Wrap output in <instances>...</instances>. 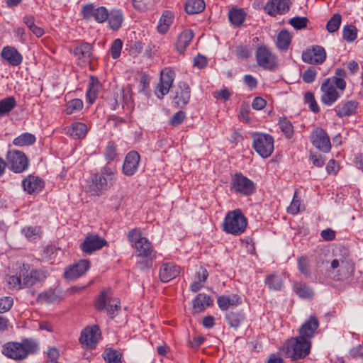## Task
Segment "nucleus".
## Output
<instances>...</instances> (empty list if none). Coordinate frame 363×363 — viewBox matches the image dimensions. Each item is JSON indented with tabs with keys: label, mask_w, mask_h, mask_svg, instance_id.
<instances>
[{
	"label": "nucleus",
	"mask_w": 363,
	"mask_h": 363,
	"mask_svg": "<svg viewBox=\"0 0 363 363\" xmlns=\"http://www.w3.org/2000/svg\"><path fill=\"white\" fill-rule=\"evenodd\" d=\"M48 273L43 269H37L29 264L20 266L15 275L9 277L7 282L10 288L20 289L43 281Z\"/></svg>",
	"instance_id": "obj_1"
},
{
	"label": "nucleus",
	"mask_w": 363,
	"mask_h": 363,
	"mask_svg": "<svg viewBox=\"0 0 363 363\" xmlns=\"http://www.w3.org/2000/svg\"><path fill=\"white\" fill-rule=\"evenodd\" d=\"M38 350L37 343L25 339L21 342H9L2 347V353L9 358L21 360L26 359L28 354L35 353Z\"/></svg>",
	"instance_id": "obj_2"
},
{
	"label": "nucleus",
	"mask_w": 363,
	"mask_h": 363,
	"mask_svg": "<svg viewBox=\"0 0 363 363\" xmlns=\"http://www.w3.org/2000/svg\"><path fill=\"white\" fill-rule=\"evenodd\" d=\"M311 347V340L298 336L288 339L283 345L281 351L286 357L297 360L306 357L310 353Z\"/></svg>",
	"instance_id": "obj_3"
},
{
	"label": "nucleus",
	"mask_w": 363,
	"mask_h": 363,
	"mask_svg": "<svg viewBox=\"0 0 363 363\" xmlns=\"http://www.w3.org/2000/svg\"><path fill=\"white\" fill-rule=\"evenodd\" d=\"M247 226V218L240 208L228 212L222 223L223 230L233 235L243 233Z\"/></svg>",
	"instance_id": "obj_4"
},
{
	"label": "nucleus",
	"mask_w": 363,
	"mask_h": 363,
	"mask_svg": "<svg viewBox=\"0 0 363 363\" xmlns=\"http://www.w3.org/2000/svg\"><path fill=\"white\" fill-rule=\"evenodd\" d=\"M252 147L258 155L267 158L274 151V138L271 135L255 133L252 134Z\"/></svg>",
	"instance_id": "obj_5"
},
{
	"label": "nucleus",
	"mask_w": 363,
	"mask_h": 363,
	"mask_svg": "<svg viewBox=\"0 0 363 363\" xmlns=\"http://www.w3.org/2000/svg\"><path fill=\"white\" fill-rule=\"evenodd\" d=\"M255 190L254 182L241 173L235 174L231 179L230 191L241 196L252 195Z\"/></svg>",
	"instance_id": "obj_6"
},
{
	"label": "nucleus",
	"mask_w": 363,
	"mask_h": 363,
	"mask_svg": "<svg viewBox=\"0 0 363 363\" xmlns=\"http://www.w3.org/2000/svg\"><path fill=\"white\" fill-rule=\"evenodd\" d=\"M111 296L110 290L102 291L96 300L95 306L98 311L106 310L108 315L113 317L115 311L120 310L121 303L118 298H113Z\"/></svg>",
	"instance_id": "obj_7"
},
{
	"label": "nucleus",
	"mask_w": 363,
	"mask_h": 363,
	"mask_svg": "<svg viewBox=\"0 0 363 363\" xmlns=\"http://www.w3.org/2000/svg\"><path fill=\"white\" fill-rule=\"evenodd\" d=\"M6 164L13 172L21 173L28 169L29 161L22 151L10 150L6 155Z\"/></svg>",
	"instance_id": "obj_8"
},
{
	"label": "nucleus",
	"mask_w": 363,
	"mask_h": 363,
	"mask_svg": "<svg viewBox=\"0 0 363 363\" xmlns=\"http://www.w3.org/2000/svg\"><path fill=\"white\" fill-rule=\"evenodd\" d=\"M354 270V265L351 259L340 257L330 262V271L336 273L338 279H346L350 277Z\"/></svg>",
	"instance_id": "obj_9"
},
{
	"label": "nucleus",
	"mask_w": 363,
	"mask_h": 363,
	"mask_svg": "<svg viewBox=\"0 0 363 363\" xmlns=\"http://www.w3.org/2000/svg\"><path fill=\"white\" fill-rule=\"evenodd\" d=\"M72 54L77 64L82 66L91 64L95 59L93 45L84 41H80L73 47Z\"/></svg>",
	"instance_id": "obj_10"
},
{
	"label": "nucleus",
	"mask_w": 363,
	"mask_h": 363,
	"mask_svg": "<svg viewBox=\"0 0 363 363\" xmlns=\"http://www.w3.org/2000/svg\"><path fill=\"white\" fill-rule=\"evenodd\" d=\"M257 65L264 69L272 70L277 65V57L266 45H259L255 52Z\"/></svg>",
	"instance_id": "obj_11"
},
{
	"label": "nucleus",
	"mask_w": 363,
	"mask_h": 363,
	"mask_svg": "<svg viewBox=\"0 0 363 363\" xmlns=\"http://www.w3.org/2000/svg\"><path fill=\"white\" fill-rule=\"evenodd\" d=\"M320 91L322 95L321 102L326 106H332L341 96L342 91H340L335 86V83L325 79L321 86Z\"/></svg>",
	"instance_id": "obj_12"
},
{
	"label": "nucleus",
	"mask_w": 363,
	"mask_h": 363,
	"mask_svg": "<svg viewBox=\"0 0 363 363\" xmlns=\"http://www.w3.org/2000/svg\"><path fill=\"white\" fill-rule=\"evenodd\" d=\"M312 145L320 152L328 153L331 150V143L327 132L320 127L315 128L310 133Z\"/></svg>",
	"instance_id": "obj_13"
},
{
	"label": "nucleus",
	"mask_w": 363,
	"mask_h": 363,
	"mask_svg": "<svg viewBox=\"0 0 363 363\" xmlns=\"http://www.w3.org/2000/svg\"><path fill=\"white\" fill-rule=\"evenodd\" d=\"M325 48L320 45H312L302 52V60L311 65H321L326 60Z\"/></svg>",
	"instance_id": "obj_14"
},
{
	"label": "nucleus",
	"mask_w": 363,
	"mask_h": 363,
	"mask_svg": "<svg viewBox=\"0 0 363 363\" xmlns=\"http://www.w3.org/2000/svg\"><path fill=\"white\" fill-rule=\"evenodd\" d=\"M82 16L84 19L89 20L94 18L99 23L107 21L109 12L105 6L96 7L93 4H88L82 7Z\"/></svg>",
	"instance_id": "obj_15"
},
{
	"label": "nucleus",
	"mask_w": 363,
	"mask_h": 363,
	"mask_svg": "<svg viewBox=\"0 0 363 363\" xmlns=\"http://www.w3.org/2000/svg\"><path fill=\"white\" fill-rule=\"evenodd\" d=\"M101 335L99 327L96 325L85 328L81 333L79 342L89 349L96 347Z\"/></svg>",
	"instance_id": "obj_16"
},
{
	"label": "nucleus",
	"mask_w": 363,
	"mask_h": 363,
	"mask_svg": "<svg viewBox=\"0 0 363 363\" xmlns=\"http://www.w3.org/2000/svg\"><path fill=\"white\" fill-rule=\"evenodd\" d=\"M107 245L108 242L97 234H88L80 245V248L84 253L91 255Z\"/></svg>",
	"instance_id": "obj_17"
},
{
	"label": "nucleus",
	"mask_w": 363,
	"mask_h": 363,
	"mask_svg": "<svg viewBox=\"0 0 363 363\" xmlns=\"http://www.w3.org/2000/svg\"><path fill=\"white\" fill-rule=\"evenodd\" d=\"M174 72L170 68H165L161 72L160 81L155 91L158 98L162 99L168 94L174 82Z\"/></svg>",
	"instance_id": "obj_18"
},
{
	"label": "nucleus",
	"mask_w": 363,
	"mask_h": 363,
	"mask_svg": "<svg viewBox=\"0 0 363 363\" xmlns=\"http://www.w3.org/2000/svg\"><path fill=\"white\" fill-rule=\"evenodd\" d=\"M140 156L136 151H130L125 157L122 166V172L127 177L133 176L138 170Z\"/></svg>",
	"instance_id": "obj_19"
},
{
	"label": "nucleus",
	"mask_w": 363,
	"mask_h": 363,
	"mask_svg": "<svg viewBox=\"0 0 363 363\" xmlns=\"http://www.w3.org/2000/svg\"><path fill=\"white\" fill-rule=\"evenodd\" d=\"M90 268V262L87 259H82L76 264L67 267L64 273L66 279L74 280L84 275Z\"/></svg>",
	"instance_id": "obj_20"
},
{
	"label": "nucleus",
	"mask_w": 363,
	"mask_h": 363,
	"mask_svg": "<svg viewBox=\"0 0 363 363\" xmlns=\"http://www.w3.org/2000/svg\"><path fill=\"white\" fill-rule=\"evenodd\" d=\"M181 268L174 262H164L159 271V277L164 283L169 282L179 275Z\"/></svg>",
	"instance_id": "obj_21"
},
{
	"label": "nucleus",
	"mask_w": 363,
	"mask_h": 363,
	"mask_svg": "<svg viewBox=\"0 0 363 363\" xmlns=\"http://www.w3.org/2000/svg\"><path fill=\"white\" fill-rule=\"evenodd\" d=\"M289 10V0H268L264 11L272 16L282 15Z\"/></svg>",
	"instance_id": "obj_22"
},
{
	"label": "nucleus",
	"mask_w": 363,
	"mask_h": 363,
	"mask_svg": "<svg viewBox=\"0 0 363 363\" xmlns=\"http://www.w3.org/2000/svg\"><path fill=\"white\" fill-rule=\"evenodd\" d=\"M319 327V321L318 318L311 315L308 318L299 329V336L305 340H311L318 328Z\"/></svg>",
	"instance_id": "obj_23"
},
{
	"label": "nucleus",
	"mask_w": 363,
	"mask_h": 363,
	"mask_svg": "<svg viewBox=\"0 0 363 363\" xmlns=\"http://www.w3.org/2000/svg\"><path fill=\"white\" fill-rule=\"evenodd\" d=\"M108 183L106 181L100 172L93 175L89 189L91 195L101 196L108 188Z\"/></svg>",
	"instance_id": "obj_24"
},
{
	"label": "nucleus",
	"mask_w": 363,
	"mask_h": 363,
	"mask_svg": "<svg viewBox=\"0 0 363 363\" xmlns=\"http://www.w3.org/2000/svg\"><path fill=\"white\" fill-rule=\"evenodd\" d=\"M191 98V89L185 82L178 83L174 101L178 106L186 105Z\"/></svg>",
	"instance_id": "obj_25"
},
{
	"label": "nucleus",
	"mask_w": 363,
	"mask_h": 363,
	"mask_svg": "<svg viewBox=\"0 0 363 363\" xmlns=\"http://www.w3.org/2000/svg\"><path fill=\"white\" fill-rule=\"evenodd\" d=\"M25 191L29 194H37L44 187V182L38 177L29 175L22 182Z\"/></svg>",
	"instance_id": "obj_26"
},
{
	"label": "nucleus",
	"mask_w": 363,
	"mask_h": 363,
	"mask_svg": "<svg viewBox=\"0 0 363 363\" xmlns=\"http://www.w3.org/2000/svg\"><path fill=\"white\" fill-rule=\"evenodd\" d=\"M1 57L11 66H18L23 62L22 55L13 47L6 46L2 49Z\"/></svg>",
	"instance_id": "obj_27"
},
{
	"label": "nucleus",
	"mask_w": 363,
	"mask_h": 363,
	"mask_svg": "<svg viewBox=\"0 0 363 363\" xmlns=\"http://www.w3.org/2000/svg\"><path fill=\"white\" fill-rule=\"evenodd\" d=\"M87 125L82 122H74L65 128V133L74 139H84L88 132Z\"/></svg>",
	"instance_id": "obj_28"
},
{
	"label": "nucleus",
	"mask_w": 363,
	"mask_h": 363,
	"mask_svg": "<svg viewBox=\"0 0 363 363\" xmlns=\"http://www.w3.org/2000/svg\"><path fill=\"white\" fill-rule=\"evenodd\" d=\"M357 106L355 101H342L335 107L334 111L340 118L350 116L356 112Z\"/></svg>",
	"instance_id": "obj_29"
},
{
	"label": "nucleus",
	"mask_w": 363,
	"mask_h": 363,
	"mask_svg": "<svg viewBox=\"0 0 363 363\" xmlns=\"http://www.w3.org/2000/svg\"><path fill=\"white\" fill-rule=\"evenodd\" d=\"M242 302L240 296L237 294L222 295L217 298L218 307L222 311H226L230 307H235Z\"/></svg>",
	"instance_id": "obj_30"
},
{
	"label": "nucleus",
	"mask_w": 363,
	"mask_h": 363,
	"mask_svg": "<svg viewBox=\"0 0 363 363\" xmlns=\"http://www.w3.org/2000/svg\"><path fill=\"white\" fill-rule=\"evenodd\" d=\"M212 303L213 301L208 295L203 293L199 294L193 300V311L194 313L203 312Z\"/></svg>",
	"instance_id": "obj_31"
},
{
	"label": "nucleus",
	"mask_w": 363,
	"mask_h": 363,
	"mask_svg": "<svg viewBox=\"0 0 363 363\" xmlns=\"http://www.w3.org/2000/svg\"><path fill=\"white\" fill-rule=\"evenodd\" d=\"M174 18V13L171 11H164L160 17L157 30L160 34H165L169 29Z\"/></svg>",
	"instance_id": "obj_32"
},
{
	"label": "nucleus",
	"mask_w": 363,
	"mask_h": 363,
	"mask_svg": "<svg viewBox=\"0 0 363 363\" xmlns=\"http://www.w3.org/2000/svg\"><path fill=\"white\" fill-rule=\"evenodd\" d=\"M62 298V296L59 289H49L38 295V301L40 303H51L58 301Z\"/></svg>",
	"instance_id": "obj_33"
},
{
	"label": "nucleus",
	"mask_w": 363,
	"mask_h": 363,
	"mask_svg": "<svg viewBox=\"0 0 363 363\" xmlns=\"http://www.w3.org/2000/svg\"><path fill=\"white\" fill-rule=\"evenodd\" d=\"M193 37L194 33L191 30L186 29L183 30L178 36L176 44L177 50L180 53H183L189 45Z\"/></svg>",
	"instance_id": "obj_34"
},
{
	"label": "nucleus",
	"mask_w": 363,
	"mask_h": 363,
	"mask_svg": "<svg viewBox=\"0 0 363 363\" xmlns=\"http://www.w3.org/2000/svg\"><path fill=\"white\" fill-rule=\"evenodd\" d=\"M100 88L101 84L99 82L91 77L86 92V100L89 104H92L95 102Z\"/></svg>",
	"instance_id": "obj_35"
},
{
	"label": "nucleus",
	"mask_w": 363,
	"mask_h": 363,
	"mask_svg": "<svg viewBox=\"0 0 363 363\" xmlns=\"http://www.w3.org/2000/svg\"><path fill=\"white\" fill-rule=\"evenodd\" d=\"M135 247L140 257H147L152 252L151 243L145 238H138L135 242Z\"/></svg>",
	"instance_id": "obj_36"
},
{
	"label": "nucleus",
	"mask_w": 363,
	"mask_h": 363,
	"mask_svg": "<svg viewBox=\"0 0 363 363\" xmlns=\"http://www.w3.org/2000/svg\"><path fill=\"white\" fill-rule=\"evenodd\" d=\"M108 24L110 28L113 30H118L122 25L123 21V15L121 10L113 9L109 13Z\"/></svg>",
	"instance_id": "obj_37"
},
{
	"label": "nucleus",
	"mask_w": 363,
	"mask_h": 363,
	"mask_svg": "<svg viewBox=\"0 0 363 363\" xmlns=\"http://www.w3.org/2000/svg\"><path fill=\"white\" fill-rule=\"evenodd\" d=\"M346 77V72L342 68H337L335 69V75L332 77L327 78L330 81L335 83L336 87L340 91H343L345 88L347 83L345 80Z\"/></svg>",
	"instance_id": "obj_38"
},
{
	"label": "nucleus",
	"mask_w": 363,
	"mask_h": 363,
	"mask_svg": "<svg viewBox=\"0 0 363 363\" xmlns=\"http://www.w3.org/2000/svg\"><path fill=\"white\" fill-rule=\"evenodd\" d=\"M206 8L203 0H187L185 4V11L189 14L201 13Z\"/></svg>",
	"instance_id": "obj_39"
},
{
	"label": "nucleus",
	"mask_w": 363,
	"mask_h": 363,
	"mask_svg": "<svg viewBox=\"0 0 363 363\" xmlns=\"http://www.w3.org/2000/svg\"><path fill=\"white\" fill-rule=\"evenodd\" d=\"M100 174L106 181L112 186L117 179V169L115 165L106 164L100 169Z\"/></svg>",
	"instance_id": "obj_40"
},
{
	"label": "nucleus",
	"mask_w": 363,
	"mask_h": 363,
	"mask_svg": "<svg viewBox=\"0 0 363 363\" xmlns=\"http://www.w3.org/2000/svg\"><path fill=\"white\" fill-rule=\"evenodd\" d=\"M246 17V13L242 9H232L229 11L228 18L230 23L235 26L242 24Z\"/></svg>",
	"instance_id": "obj_41"
},
{
	"label": "nucleus",
	"mask_w": 363,
	"mask_h": 363,
	"mask_svg": "<svg viewBox=\"0 0 363 363\" xmlns=\"http://www.w3.org/2000/svg\"><path fill=\"white\" fill-rule=\"evenodd\" d=\"M104 156L106 161V164L111 165V162L117 160V145L113 141H108L104 150Z\"/></svg>",
	"instance_id": "obj_42"
},
{
	"label": "nucleus",
	"mask_w": 363,
	"mask_h": 363,
	"mask_svg": "<svg viewBox=\"0 0 363 363\" xmlns=\"http://www.w3.org/2000/svg\"><path fill=\"white\" fill-rule=\"evenodd\" d=\"M293 289L296 294L302 298H311L313 295L312 289L301 282H295Z\"/></svg>",
	"instance_id": "obj_43"
},
{
	"label": "nucleus",
	"mask_w": 363,
	"mask_h": 363,
	"mask_svg": "<svg viewBox=\"0 0 363 363\" xmlns=\"http://www.w3.org/2000/svg\"><path fill=\"white\" fill-rule=\"evenodd\" d=\"M22 233L30 241H36L41 238L40 226H26L22 229Z\"/></svg>",
	"instance_id": "obj_44"
},
{
	"label": "nucleus",
	"mask_w": 363,
	"mask_h": 363,
	"mask_svg": "<svg viewBox=\"0 0 363 363\" xmlns=\"http://www.w3.org/2000/svg\"><path fill=\"white\" fill-rule=\"evenodd\" d=\"M16 106V101L13 96H9L0 101V117L8 114Z\"/></svg>",
	"instance_id": "obj_45"
},
{
	"label": "nucleus",
	"mask_w": 363,
	"mask_h": 363,
	"mask_svg": "<svg viewBox=\"0 0 363 363\" xmlns=\"http://www.w3.org/2000/svg\"><path fill=\"white\" fill-rule=\"evenodd\" d=\"M291 41L290 33L286 30H281L277 35V46L279 50H286L288 49Z\"/></svg>",
	"instance_id": "obj_46"
},
{
	"label": "nucleus",
	"mask_w": 363,
	"mask_h": 363,
	"mask_svg": "<svg viewBox=\"0 0 363 363\" xmlns=\"http://www.w3.org/2000/svg\"><path fill=\"white\" fill-rule=\"evenodd\" d=\"M35 142L34 135L29 133H24L16 138L13 143L16 146H26L33 144Z\"/></svg>",
	"instance_id": "obj_47"
},
{
	"label": "nucleus",
	"mask_w": 363,
	"mask_h": 363,
	"mask_svg": "<svg viewBox=\"0 0 363 363\" xmlns=\"http://www.w3.org/2000/svg\"><path fill=\"white\" fill-rule=\"evenodd\" d=\"M103 356L107 363H122V354L116 350L107 349L104 351Z\"/></svg>",
	"instance_id": "obj_48"
},
{
	"label": "nucleus",
	"mask_w": 363,
	"mask_h": 363,
	"mask_svg": "<svg viewBox=\"0 0 363 363\" xmlns=\"http://www.w3.org/2000/svg\"><path fill=\"white\" fill-rule=\"evenodd\" d=\"M83 101L79 99H74L68 101L65 106L64 112L67 115H71L75 112L79 111L83 108Z\"/></svg>",
	"instance_id": "obj_49"
},
{
	"label": "nucleus",
	"mask_w": 363,
	"mask_h": 363,
	"mask_svg": "<svg viewBox=\"0 0 363 363\" xmlns=\"http://www.w3.org/2000/svg\"><path fill=\"white\" fill-rule=\"evenodd\" d=\"M266 284L270 289L279 291L283 287V281L281 278L275 274H272L266 278Z\"/></svg>",
	"instance_id": "obj_50"
},
{
	"label": "nucleus",
	"mask_w": 363,
	"mask_h": 363,
	"mask_svg": "<svg viewBox=\"0 0 363 363\" xmlns=\"http://www.w3.org/2000/svg\"><path fill=\"white\" fill-rule=\"evenodd\" d=\"M342 37L347 43H352L357 38V28L352 24L345 26L342 30Z\"/></svg>",
	"instance_id": "obj_51"
},
{
	"label": "nucleus",
	"mask_w": 363,
	"mask_h": 363,
	"mask_svg": "<svg viewBox=\"0 0 363 363\" xmlns=\"http://www.w3.org/2000/svg\"><path fill=\"white\" fill-rule=\"evenodd\" d=\"M278 125L286 138H291L292 137L294 127L289 120L286 118H281L279 120Z\"/></svg>",
	"instance_id": "obj_52"
},
{
	"label": "nucleus",
	"mask_w": 363,
	"mask_h": 363,
	"mask_svg": "<svg viewBox=\"0 0 363 363\" xmlns=\"http://www.w3.org/2000/svg\"><path fill=\"white\" fill-rule=\"evenodd\" d=\"M298 269L305 277H309L311 276L310 261L307 257L302 256L298 258Z\"/></svg>",
	"instance_id": "obj_53"
},
{
	"label": "nucleus",
	"mask_w": 363,
	"mask_h": 363,
	"mask_svg": "<svg viewBox=\"0 0 363 363\" xmlns=\"http://www.w3.org/2000/svg\"><path fill=\"white\" fill-rule=\"evenodd\" d=\"M342 17L339 13H335L328 21L326 29L329 33L337 31L341 25Z\"/></svg>",
	"instance_id": "obj_54"
},
{
	"label": "nucleus",
	"mask_w": 363,
	"mask_h": 363,
	"mask_svg": "<svg viewBox=\"0 0 363 363\" xmlns=\"http://www.w3.org/2000/svg\"><path fill=\"white\" fill-rule=\"evenodd\" d=\"M225 318L230 327L237 328L240 326L244 317L240 313L230 312L226 315Z\"/></svg>",
	"instance_id": "obj_55"
},
{
	"label": "nucleus",
	"mask_w": 363,
	"mask_h": 363,
	"mask_svg": "<svg viewBox=\"0 0 363 363\" xmlns=\"http://www.w3.org/2000/svg\"><path fill=\"white\" fill-rule=\"evenodd\" d=\"M305 103L308 105L309 109L314 112L318 113L319 111V106L315 101L314 94L311 91H307L304 94Z\"/></svg>",
	"instance_id": "obj_56"
},
{
	"label": "nucleus",
	"mask_w": 363,
	"mask_h": 363,
	"mask_svg": "<svg viewBox=\"0 0 363 363\" xmlns=\"http://www.w3.org/2000/svg\"><path fill=\"white\" fill-rule=\"evenodd\" d=\"M317 74L316 68L311 66L302 73L301 77L305 83L311 84L315 80Z\"/></svg>",
	"instance_id": "obj_57"
},
{
	"label": "nucleus",
	"mask_w": 363,
	"mask_h": 363,
	"mask_svg": "<svg viewBox=\"0 0 363 363\" xmlns=\"http://www.w3.org/2000/svg\"><path fill=\"white\" fill-rule=\"evenodd\" d=\"M252 52V48L248 45H240L235 48L236 56L240 59L249 58Z\"/></svg>",
	"instance_id": "obj_58"
},
{
	"label": "nucleus",
	"mask_w": 363,
	"mask_h": 363,
	"mask_svg": "<svg viewBox=\"0 0 363 363\" xmlns=\"http://www.w3.org/2000/svg\"><path fill=\"white\" fill-rule=\"evenodd\" d=\"M149 85H150V79L147 74H143L140 77V80H139V84H138L139 91L143 93L146 96H148L150 95Z\"/></svg>",
	"instance_id": "obj_59"
},
{
	"label": "nucleus",
	"mask_w": 363,
	"mask_h": 363,
	"mask_svg": "<svg viewBox=\"0 0 363 363\" xmlns=\"http://www.w3.org/2000/svg\"><path fill=\"white\" fill-rule=\"evenodd\" d=\"M123 42L121 39L117 38L113 40L110 49V53L113 59H118L120 57Z\"/></svg>",
	"instance_id": "obj_60"
},
{
	"label": "nucleus",
	"mask_w": 363,
	"mask_h": 363,
	"mask_svg": "<svg viewBox=\"0 0 363 363\" xmlns=\"http://www.w3.org/2000/svg\"><path fill=\"white\" fill-rule=\"evenodd\" d=\"M301 210V201L300 199L298 198L296 192H295L294 195L293 200L290 204V206L287 208V212L289 213L296 215Z\"/></svg>",
	"instance_id": "obj_61"
},
{
	"label": "nucleus",
	"mask_w": 363,
	"mask_h": 363,
	"mask_svg": "<svg viewBox=\"0 0 363 363\" xmlns=\"http://www.w3.org/2000/svg\"><path fill=\"white\" fill-rule=\"evenodd\" d=\"M13 305V299L11 296H4L0 298V313L9 311Z\"/></svg>",
	"instance_id": "obj_62"
},
{
	"label": "nucleus",
	"mask_w": 363,
	"mask_h": 363,
	"mask_svg": "<svg viewBox=\"0 0 363 363\" xmlns=\"http://www.w3.org/2000/svg\"><path fill=\"white\" fill-rule=\"evenodd\" d=\"M185 118L186 113L183 111H179L172 116V117L169 119V123L172 126L176 127L182 124Z\"/></svg>",
	"instance_id": "obj_63"
},
{
	"label": "nucleus",
	"mask_w": 363,
	"mask_h": 363,
	"mask_svg": "<svg viewBox=\"0 0 363 363\" xmlns=\"http://www.w3.org/2000/svg\"><path fill=\"white\" fill-rule=\"evenodd\" d=\"M289 23L294 28L299 30L307 26L308 19L305 17H294Z\"/></svg>",
	"instance_id": "obj_64"
}]
</instances>
